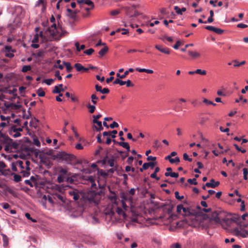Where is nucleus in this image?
Returning <instances> with one entry per match:
<instances>
[{"instance_id": "47", "label": "nucleus", "mask_w": 248, "mask_h": 248, "mask_svg": "<svg viewBox=\"0 0 248 248\" xmlns=\"http://www.w3.org/2000/svg\"><path fill=\"white\" fill-rule=\"evenodd\" d=\"M94 52V49L93 48H89L84 51V53L87 55H91Z\"/></svg>"}, {"instance_id": "52", "label": "nucleus", "mask_w": 248, "mask_h": 248, "mask_svg": "<svg viewBox=\"0 0 248 248\" xmlns=\"http://www.w3.org/2000/svg\"><path fill=\"white\" fill-rule=\"evenodd\" d=\"M16 165L19 167H20L21 169L24 168V167L23 166V161L21 160H18L16 163Z\"/></svg>"}, {"instance_id": "41", "label": "nucleus", "mask_w": 248, "mask_h": 248, "mask_svg": "<svg viewBox=\"0 0 248 248\" xmlns=\"http://www.w3.org/2000/svg\"><path fill=\"white\" fill-rule=\"evenodd\" d=\"M84 4L90 6L91 9H93L94 8L93 3L90 0H86L85 1Z\"/></svg>"}, {"instance_id": "40", "label": "nucleus", "mask_w": 248, "mask_h": 248, "mask_svg": "<svg viewBox=\"0 0 248 248\" xmlns=\"http://www.w3.org/2000/svg\"><path fill=\"white\" fill-rule=\"evenodd\" d=\"M183 159L185 160L188 161L189 162H192V158H190L186 153H184L183 154Z\"/></svg>"}, {"instance_id": "62", "label": "nucleus", "mask_w": 248, "mask_h": 248, "mask_svg": "<svg viewBox=\"0 0 248 248\" xmlns=\"http://www.w3.org/2000/svg\"><path fill=\"white\" fill-rule=\"evenodd\" d=\"M5 51L6 52H13L12 48L11 46H5Z\"/></svg>"}, {"instance_id": "5", "label": "nucleus", "mask_w": 248, "mask_h": 248, "mask_svg": "<svg viewBox=\"0 0 248 248\" xmlns=\"http://www.w3.org/2000/svg\"><path fill=\"white\" fill-rule=\"evenodd\" d=\"M53 198L55 200V204H58L60 206H63L65 208L68 209L67 206L69 201L67 200L60 193H55L53 194Z\"/></svg>"}, {"instance_id": "60", "label": "nucleus", "mask_w": 248, "mask_h": 248, "mask_svg": "<svg viewBox=\"0 0 248 248\" xmlns=\"http://www.w3.org/2000/svg\"><path fill=\"white\" fill-rule=\"evenodd\" d=\"M125 84H126V87H127L134 86V84L131 82V81L130 80H127V81H125Z\"/></svg>"}, {"instance_id": "10", "label": "nucleus", "mask_w": 248, "mask_h": 248, "mask_svg": "<svg viewBox=\"0 0 248 248\" xmlns=\"http://www.w3.org/2000/svg\"><path fill=\"white\" fill-rule=\"evenodd\" d=\"M220 183L219 181L216 182L214 179L210 180V182L205 184V186L208 187L215 188L219 186Z\"/></svg>"}, {"instance_id": "54", "label": "nucleus", "mask_w": 248, "mask_h": 248, "mask_svg": "<svg viewBox=\"0 0 248 248\" xmlns=\"http://www.w3.org/2000/svg\"><path fill=\"white\" fill-rule=\"evenodd\" d=\"M117 144L125 148L126 147H127V146L129 145L127 142H117Z\"/></svg>"}, {"instance_id": "55", "label": "nucleus", "mask_w": 248, "mask_h": 248, "mask_svg": "<svg viewBox=\"0 0 248 248\" xmlns=\"http://www.w3.org/2000/svg\"><path fill=\"white\" fill-rule=\"evenodd\" d=\"M174 9L175 10L176 13L178 15H182V12L181 11V9H180L178 6H174Z\"/></svg>"}, {"instance_id": "31", "label": "nucleus", "mask_w": 248, "mask_h": 248, "mask_svg": "<svg viewBox=\"0 0 248 248\" xmlns=\"http://www.w3.org/2000/svg\"><path fill=\"white\" fill-rule=\"evenodd\" d=\"M232 62L235 63L233 65L234 67H239L246 63V61H242L241 62L238 63V61L236 60H233Z\"/></svg>"}, {"instance_id": "23", "label": "nucleus", "mask_w": 248, "mask_h": 248, "mask_svg": "<svg viewBox=\"0 0 248 248\" xmlns=\"http://www.w3.org/2000/svg\"><path fill=\"white\" fill-rule=\"evenodd\" d=\"M65 89H60L58 86H55L53 90L52 91V93H60L62 91L63 92Z\"/></svg>"}, {"instance_id": "11", "label": "nucleus", "mask_w": 248, "mask_h": 248, "mask_svg": "<svg viewBox=\"0 0 248 248\" xmlns=\"http://www.w3.org/2000/svg\"><path fill=\"white\" fill-rule=\"evenodd\" d=\"M121 198L122 199V201L124 202H132V196L130 195L129 194H127L126 193H123L121 196Z\"/></svg>"}, {"instance_id": "43", "label": "nucleus", "mask_w": 248, "mask_h": 248, "mask_svg": "<svg viewBox=\"0 0 248 248\" xmlns=\"http://www.w3.org/2000/svg\"><path fill=\"white\" fill-rule=\"evenodd\" d=\"M187 182L188 183H189L190 184H191V185H196L198 184L197 181H196V178L188 179L187 180Z\"/></svg>"}, {"instance_id": "14", "label": "nucleus", "mask_w": 248, "mask_h": 248, "mask_svg": "<svg viewBox=\"0 0 248 248\" xmlns=\"http://www.w3.org/2000/svg\"><path fill=\"white\" fill-rule=\"evenodd\" d=\"M133 71L134 69L133 68H129L128 70L125 71L124 74L123 75H120L119 73H117L116 76L120 78H124L129 72H132Z\"/></svg>"}, {"instance_id": "20", "label": "nucleus", "mask_w": 248, "mask_h": 248, "mask_svg": "<svg viewBox=\"0 0 248 248\" xmlns=\"http://www.w3.org/2000/svg\"><path fill=\"white\" fill-rule=\"evenodd\" d=\"M1 235L2 237L3 246L5 248L8 245V238L5 234H1Z\"/></svg>"}, {"instance_id": "39", "label": "nucleus", "mask_w": 248, "mask_h": 248, "mask_svg": "<svg viewBox=\"0 0 248 248\" xmlns=\"http://www.w3.org/2000/svg\"><path fill=\"white\" fill-rule=\"evenodd\" d=\"M31 70V66L30 65H24L22 69V72H26Z\"/></svg>"}, {"instance_id": "59", "label": "nucleus", "mask_w": 248, "mask_h": 248, "mask_svg": "<svg viewBox=\"0 0 248 248\" xmlns=\"http://www.w3.org/2000/svg\"><path fill=\"white\" fill-rule=\"evenodd\" d=\"M242 100H243V102H244V103H247V99H243V96H242V95H241V96H240V97H239V99H236L235 100V102L238 103V102H239L240 101H242Z\"/></svg>"}, {"instance_id": "36", "label": "nucleus", "mask_w": 248, "mask_h": 248, "mask_svg": "<svg viewBox=\"0 0 248 248\" xmlns=\"http://www.w3.org/2000/svg\"><path fill=\"white\" fill-rule=\"evenodd\" d=\"M183 211L184 212V215L188 216L190 214V210L188 208H185L183 207Z\"/></svg>"}, {"instance_id": "7", "label": "nucleus", "mask_w": 248, "mask_h": 248, "mask_svg": "<svg viewBox=\"0 0 248 248\" xmlns=\"http://www.w3.org/2000/svg\"><path fill=\"white\" fill-rule=\"evenodd\" d=\"M9 134L14 138H16L21 136L20 132L17 131L15 125H12L9 129Z\"/></svg>"}, {"instance_id": "56", "label": "nucleus", "mask_w": 248, "mask_h": 248, "mask_svg": "<svg viewBox=\"0 0 248 248\" xmlns=\"http://www.w3.org/2000/svg\"><path fill=\"white\" fill-rule=\"evenodd\" d=\"M215 32L218 34H221L223 33L224 31L221 29L217 28L215 27Z\"/></svg>"}, {"instance_id": "64", "label": "nucleus", "mask_w": 248, "mask_h": 248, "mask_svg": "<svg viewBox=\"0 0 248 248\" xmlns=\"http://www.w3.org/2000/svg\"><path fill=\"white\" fill-rule=\"evenodd\" d=\"M133 160H134V157L133 156H129L127 158L126 162L128 164L131 165L133 162Z\"/></svg>"}, {"instance_id": "58", "label": "nucleus", "mask_w": 248, "mask_h": 248, "mask_svg": "<svg viewBox=\"0 0 248 248\" xmlns=\"http://www.w3.org/2000/svg\"><path fill=\"white\" fill-rule=\"evenodd\" d=\"M26 217L29 220H31L33 222H36V220L35 219H33L32 217H31V215L29 213H26L25 214Z\"/></svg>"}, {"instance_id": "3", "label": "nucleus", "mask_w": 248, "mask_h": 248, "mask_svg": "<svg viewBox=\"0 0 248 248\" xmlns=\"http://www.w3.org/2000/svg\"><path fill=\"white\" fill-rule=\"evenodd\" d=\"M225 213L222 212L215 211L212 213L211 218L215 221L217 223H225L227 225H230L233 220L231 218L224 217Z\"/></svg>"}, {"instance_id": "37", "label": "nucleus", "mask_w": 248, "mask_h": 248, "mask_svg": "<svg viewBox=\"0 0 248 248\" xmlns=\"http://www.w3.org/2000/svg\"><path fill=\"white\" fill-rule=\"evenodd\" d=\"M9 121H7L5 122H3L0 123V127H5L10 125Z\"/></svg>"}, {"instance_id": "21", "label": "nucleus", "mask_w": 248, "mask_h": 248, "mask_svg": "<svg viewBox=\"0 0 248 248\" xmlns=\"http://www.w3.org/2000/svg\"><path fill=\"white\" fill-rule=\"evenodd\" d=\"M96 124L98 125V127L94 125H93V127L95 128V130L97 131H100L103 129L102 122L101 121H98Z\"/></svg>"}, {"instance_id": "18", "label": "nucleus", "mask_w": 248, "mask_h": 248, "mask_svg": "<svg viewBox=\"0 0 248 248\" xmlns=\"http://www.w3.org/2000/svg\"><path fill=\"white\" fill-rule=\"evenodd\" d=\"M116 212L119 215L122 216L124 218H125L126 217V214L121 208L117 207L116 209Z\"/></svg>"}, {"instance_id": "17", "label": "nucleus", "mask_w": 248, "mask_h": 248, "mask_svg": "<svg viewBox=\"0 0 248 248\" xmlns=\"http://www.w3.org/2000/svg\"><path fill=\"white\" fill-rule=\"evenodd\" d=\"M237 233L243 237H246L248 235V231L245 230H237Z\"/></svg>"}, {"instance_id": "6", "label": "nucleus", "mask_w": 248, "mask_h": 248, "mask_svg": "<svg viewBox=\"0 0 248 248\" xmlns=\"http://www.w3.org/2000/svg\"><path fill=\"white\" fill-rule=\"evenodd\" d=\"M127 16L131 18L137 17L142 14L141 13L136 10L132 5L131 6H124L123 8Z\"/></svg>"}, {"instance_id": "46", "label": "nucleus", "mask_w": 248, "mask_h": 248, "mask_svg": "<svg viewBox=\"0 0 248 248\" xmlns=\"http://www.w3.org/2000/svg\"><path fill=\"white\" fill-rule=\"evenodd\" d=\"M195 72H196V74H200L202 75H205L206 74V71L205 70H202L201 69H197L195 71Z\"/></svg>"}, {"instance_id": "22", "label": "nucleus", "mask_w": 248, "mask_h": 248, "mask_svg": "<svg viewBox=\"0 0 248 248\" xmlns=\"http://www.w3.org/2000/svg\"><path fill=\"white\" fill-rule=\"evenodd\" d=\"M2 174H0V175H12L13 172H11L10 169H6V168L4 169L2 171Z\"/></svg>"}, {"instance_id": "4", "label": "nucleus", "mask_w": 248, "mask_h": 248, "mask_svg": "<svg viewBox=\"0 0 248 248\" xmlns=\"http://www.w3.org/2000/svg\"><path fill=\"white\" fill-rule=\"evenodd\" d=\"M48 31L50 34L53 36H56L58 34L60 33V36H63L67 33L66 31L62 30L61 26L57 27L56 24H52L51 27L48 28Z\"/></svg>"}, {"instance_id": "32", "label": "nucleus", "mask_w": 248, "mask_h": 248, "mask_svg": "<svg viewBox=\"0 0 248 248\" xmlns=\"http://www.w3.org/2000/svg\"><path fill=\"white\" fill-rule=\"evenodd\" d=\"M37 177V176H32L31 177L30 179L33 183L34 186H38L37 179L36 178Z\"/></svg>"}, {"instance_id": "9", "label": "nucleus", "mask_w": 248, "mask_h": 248, "mask_svg": "<svg viewBox=\"0 0 248 248\" xmlns=\"http://www.w3.org/2000/svg\"><path fill=\"white\" fill-rule=\"evenodd\" d=\"M155 48L163 53L168 55L170 54V49L167 47H163L162 46L156 45L155 46Z\"/></svg>"}, {"instance_id": "61", "label": "nucleus", "mask_w": 248, "mask_h": 248, "mask_svg": "<svg viewBox=\"0 0 248 248\" xmlns=\"http://www.w3.org/2000/svg\"><path fill=\"white\" fill-rule=\"evenodd\" d=\"M119 126V125L118 124V123L116 122H113L111 124H110L109 125V127L113 129V128H114L115 127H117Z\"/></svg>"}, {"instance_id": "24", "label": "nucleus", "mask_w": 248, "mask_h": 248, "mask_svg": "<svg viewBox=\"0 0 248 248\" xmlns=\"http://www.w3.org/2000/svg\"><path fill=\"white\" fill-rule=\"evenodd\" d=\"M63 64L65 65L67 72H71L72 67L71 66L70 62H63Z\"/></svg>"}, {"instance_id": "63", "label": "nucleus", "mask_w": 248, "mask_h": 248, "mask_svg": "<svg viewBox=\"0 0 248 248\" xmlns=\"http://www.w3.org/2000/svg\"><path fill=\"white\" fill-rule=\"evenodd\" d=\"M60 172L61 173H62L63 175H66L67 174V170L66 169H63V168H62L60 170Z\"/></svg>"}, {"instance_id": "45", "label": "nucleus", "mask_w": 248, "mask_h": 248, "mask_svg": "<svg viewBox=\"0 0 248 248\" xmlns=\"http://www.w3.org/2000/svg\"><path fill=\"white\" fill-rule=\"evenodd\" d=\"M114 159L111 158V159H108V164L111 167H114Z\"/></svg>"}, {"instance_id": "49", "label": "nucleus", "mask_w": 248, "mask_h": 248, "mask_svg": "<svg viewBox=\"0 0 248 248\" xmlns=\"http://www.w3.org/2000/svg\"><path fill=\"white\" fill-rule=\"evenodd\" d=\"M39 41V35L38 34L34 35V37L32 40V43H36Z\"/></svg>"}, {"instance_id": "1", "label": "nucleus", "mask_w": 248, "mask_h": 248, "mask_svg": "<svg viewBox=\"0 0 248 248\" xmlns=\"http://www.w3.org/2000/svg\"><path fill=\"white\" fill-rule=\"evenodd\" d=\"M102 192H95L94 191H92L88 192L87 195L84 197V199H81L80 202L81 204L83 201H85V203L87 204L89 203H94V205H97L101 199Z\"/></svg>"}, {"instance_id": "26", "label": "nucleus", "mask_w": 248, "mask_h": 248, "mask_svg": "<svg viewBox=\"0 0 248 248\" xmlns=\"http://www.w3.org/2000/svg\"><path fill=\"white\" fill-rule=\"evenodd\" d=\"M12 175L14 176V180L16 182H19L21 180V176L20 175L12 173Z\"/></svg>"}, {"instance_id": "50", "label": "nucleus", "mask_w": 248, "mask_h": 248, "mask_svg": "<svg viewBox=\"0 0 248 248\" xmlns=\"http://www.w3.org/2000/svg\"><path fill=\"white\" fill-rule=\"evenodd\" d=\"M170 162L171 163H178L180 162V158L178 157H176L175 158L170 159Z\"/></svg>"}, {"instance_id": "8", "label": "nucleus", "mask_w": 248, "mask_h": 248, "mask_svg": "<svg viewBox=\"0 0 248 248\" xmlns=\"http://www.w3.org/2000/svg\"><path fill=\"white\" fill-rule=\"evenodd\" d=\"M68 194L73 197L75 201H77L79 198V193L77 189H70L68 191Z\"/></svg>"}, {"instance_id": "28", "label": "nucleus", "mask_w": 248, "mask_h": 248, "mask_svg": "<svg viewBox=\"0 0 248 248\" xmlns=\"http://www.w3.org/2000/svg\"><path fill=\"white\" fill-rule=\"evenodd\" d=\"M92 102L93 105H95L97 104V101L98 100V97H97L95 94H92L91 96Z\"/></svg>"}, {"instance_id": "35", "label": "nucleus", "mask_w": 248, "mask_h": 248, "mask_svg": "<svg viewBox=\"0 0 248 248\" xmlns=\"http://www.w3.org/2000/svg\"><path fill=\"white\" fill-rule=\"evenodd\" d=\"M77 13V11H72V13L68 14L67 16L72 19H75L76 18V14Z\"/></svg>"}, {"instance_id": "53", "label": "nucleus", "mask_w": 248, "mask_h": 248, "mask_svg": "<svg viewBox=\"0 0 248 248\" xmlns=\"http://www.w3.org/2000/svg\"><path fill=\"white\" fill-rule=\"evenodd\" d=\"M183 209V205L182 204H179L177 206V212L178 214H180Z\"/></svg>"}, {"instance_id": "38", "label": "nucleus", "mask_w": 248, "mask_h": 248, "mask_svg": "<svg viewBox=\"0 0 248 248\" xmlns=\"http://www.w3.org/2000/svg\"><path fill=\"white\" fill-rule=\"evenodd\" d=\"M10 106L11 107V108L15 109H19L21 107V106L20 105H17L13 103H11L10 105Z\"/></svg>"}, {"instance_id": "33", "label": "nucleus", "mask_w": 248, "mask_h": 248, "mask_svg": "<svg viewBox=\"0 0 248 248\" xmlns=\"http://www.w3.org/2000/svg\"><path fill=\"white\" fill-rule=\"evenodd\" d=\"M30 169H26V170H22L20 172L23 177H28L30 174Z\"/></svg>"}, {"instance_id": "42", "label": "nucleus", "mask_w": 248, "mask_h": 248, "mask_svg": "<svg viewBox=\"0 0 248 248\" xmlns=\"http://www.w3.org/2000/svg\"><path fill=\"white\" fill-rule=\"evenodd\" d=\"M37 93L38 94V95L40 97H43L45 95V92L43 91L41 88L37 90Z\"/></svg>"}, {"instance_id": "34", "label": "nucleus", "mask_w": 248, "mask_h": 248, "mask_svg": "<svg viewBox=\"0 0 248 248\" xmlns=\"http://www.w3.org/2000/svg\"><path fill=\"white\" fill-rule=\"evenodd\" d=\"M87 107L89 109L90 113H93L94 112L95 109V106L94 105H91L90 104H88L87 106Z\"/></svg>"}, {"instance_id": "30", "label": "nucleus", "mask_w": 248, "mask_h": 248, "mask_svg": "<svg viewBox=\"0 0 248 248\" xmlns=\"http://www.w3.org/2000/svg\"><path fill=\"white\" fill-rule=\"evenodd\" d=\"M40 5H42V11L46 9V6L45 4V0H39L37 2V3L36 4V6H39Z\"/></svg>"}, {"instance_id": "2", "label": "nucleus", "mask_w": 248, "mask_h": 248, "mask_svg": "<svg viewBox=\"0 0 248 248\" xmlns=\"http://www.w3.org/2000/svg\"><path fill=\"white\" fill-rule=\"evenodd\" d=\"M55 156L59 160L65 161L67 164L75 165L81 163V161H78L76 156L65 152H60L57 154Z\"/></svg>"}, {"instance_id": "12", "label": "nucleus", "mask_w": 248, "mask_h": 248, "mask_svg": "<svg viewBox=\"0 0 248 248\" xmlns=\"http://www.w3.org/2000/svg\"><path fill=\"white\" fill-rule=\"evenodd\" d=\"M156 164L157 162L154 161L144 163L143 164V168L144 169V170L148 169L150 167H151V168H153Z\"/></svg>"}, {"instance_id": "48", "label": "nucleus", "mask_w": 248, "mask_h": 248, "mask_svg": "<svg viewBox=\"0 0 248 248\" xmlns=\"http://www.w3.org/2000/svg\"><path fill=\"white\" fill-rule=\"evenodd\" d=\"M55 80V79L49 78L46 79L45 82L48 85H50Z\"/></svg>"}, {"instance_id": "15", "label": "nucleus", "mask_w": 248, "mask_h": 248, "mask_svg": "<svg viewBox=\"0 0 248 248\" xmlns=\"http://www.w3.org/2000/svg\"><path fill=\"white\" fill-rule=\"evenodd\" d=\"M75 67L76 68L78 71H88V68H85L83 67L80 63H77L74 65Z\"/></svg>"}, {"instance_id": "44", "label": "nucleus", "mask_w": 248, "mask_h": 248, "mask_svg": "<svg viewBox=\"0 0 248 248\" xmlns=\"http://www.w3.org/2000/svg\"><path fill=\"white\" fill-rule=\"evenodd\" d=\"M175 198L179 200H181L184 198V196H180L179 192L176 191L174 193Z\"/></svg>"}, {"instance_id": "27", "label": "nucleus", "mask_w": 248, "mask_h": 248, "mask_svg": "<svg viewBox=\"0 0 248 248\" xmlns=\"http://www.w3.org/2000/svg\"><path fill=\"white\" fill-rule=\"evenodd\" d=\"M75 45L78 51H80L81 50H83L85 48V46L84 45H82L79 46V44L78 42H76Z\"/></svg>"}, {"instance_id": "51", "label": "nucleus", "mask_w": 248, "mask_h": 248, "mask_svg": "<svg viewBox=\"0 0 248 248\" xmlns=\"http://www.w3.org/2000/svg\"><path fill=\"white\" fill-rule=\"evenodd\" d=\"M0 118L2 121H4V122H5L7 121H10V118L9 117H5L4 115H0Z\"/></svg>"}, {"instance_id": "29", "label": "nucleus", "mask_w": 248, "mask_h": 248, "mask_svg": "<svg viewBox=\"0 0 248 248\" xmlns=\"http://www.w3.org/2000/svg\"><path fill=\"white\" fill-rule=\"evenodd\" d=\"M113 84H120L121 86H123V85H124L125 84V81H123L122 80H121L120 79V78H116L113 82Z\"/></svg>"}, {"instance_id": "16", "label": "nucleus", "mask_w": 248, "mask_h": 248, "mask_svg": "<svg viewBox=\"0 0 248 248\" xmlns=\"http://www.w3.org/2000/svg\"><path fill=\"white\" fill-rule=\"evenodd\" d=\"M188 53L193 59L199 58L201 56V54L197 51H188Z\"/></svg>"}, {"instance_id": "13", "label": "nucleus", "mask_w": 248, "mask_h": 248, "mask_svg": "<svg viewBox=\"0 0 248 248\" xmlns=\"http://www.w3.org/2000/svg\"><path fill=\"white\" fill-rule=\"evenodd\" d=\"M199 120L200 124L201 125H204L209 120V118L207 116L201 115V116H200Z\"/></svg>"}, {"instance_id": "25", "label": "nucleus", "mask_w": 248, "mask_h": 248, "mask_svg": "<svg viewBox=\"0 0 248 248\" xmlns=\"http://www.w3.org/2000/svg\"><path fill=\"white\" fill-rule=\"evenodd\" d=\"M165 176H170L171 177L177 178L179 176L178 173L166 172L165 173Z\"/></svg>"}, {"instance_id": "19", "label": "nucleus", "mask_w": 248, "mask_h": 248, "mask_svg": "<svg viewBox=\"0 0 248 248\" xmlns=\"http://www.w3.org/2000/svg\"><path fill=\"white\" fill-rule=\"evenodd\" d=\"M108 47L105 46L99 51L98 54L100 57H103L108 51Z\"/></svg>"}, {"instance_id": "57", "label": "nucleus", "mask_w": 248, "mask_h": 248, "mask_svg": "<svg viewBox=\"0 0 248 248\" xmlns=\"http://www.w3.org/2000/svg\"><path fill=\"white\" fill-rule=\"evenodd\" d=\"M25 183L27 185H29L31 187H32L33 186H34L33 183L30 179L26 180L25 181Z\"/></svg>"}]
</instances>
